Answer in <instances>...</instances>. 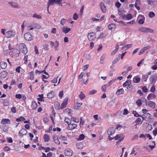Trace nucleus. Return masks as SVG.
<instances>
[{"mask_svg":"<svg viewBox=\"0 0 157 157\" xmlns=\"http://www.w3.org/2000/svg\"><path fill=\"white\" fill-rule=\"evenodd\" d=\"M136 104L138 106H141L142 105L141 101L140 99H138L136 102Z\"/></svg>","mask_w":157,"mask_h":157,"instance_id":"c03bdc74","label":"nucleus"},{"mask_svg":"<svg viewBox=\"0 0 157 157\" xmlns=\"http://www.w3.org/2000/svg\"><path fill=\"white\" fill-rule=\"evenodd\" d=\"M147 104L149 107L151 108H155V103L152 101H149L148 102Z\"/></svg>","mask_w":157,"mask_h":157,"instance_id":"2eb2a0df","label":"nucleus"},{"mask_svg":"<svg viewBox=\"0 0 157 157\" xmlns=\"http://www.w3.org/2000/svg\"><path fill=\"white\" fill-rule=\"evenodd\" d=\"M132 46V44H128L124 46L122 48L123 49H124L125 50H126L128 48H131Z\"/></svg>","mask_w":157,"mask_h":157,"instance_id":"473e14b6","label":"nucleus"},{"mask_svg":"<svg viewBox=\"0 0 157 157\" xmlns=\"http://www.w3.org/2000/svg\"><path fill=\"white\" fill-rule=\"evenodd\" d=\"M0 65L2 69H5L6 67L7 66V63L5 62H1L0 63Z\"/></svg>","mask_w":157,"mask_h":157,"instance_id":"b1692460","label":"nucleus"},{"mask_svg":"<svg viewBox=\"0 0 157 157\" xmlns=\"http://www.w3.org/2000/svg\"><path fill=\"white\" fill-rule=\"evenodd\" d=\"M95 34L94 33H91L88 34V38L90 41H92L95 38Z\"/></svg>","mask_w":157,"mask_h":157,"instance_id":"ddd939ff","label":"nucleus"},{"mask_svg":"<svg viewBox=\"0 0 157 157\" xmlns=\"http://www.w3.org/2000/svg\"><path fill=\"white\" fill-rule=\"evenodd\" d=\"M72 151L70 148H67L65 151L64 154L65 155L68 156H71L73 154Z\"/></svg>","mask_w":157,"mask_h":157,"instance_id":"20e7f679","label":"nucleus"},{"mask_svg":"<svg viewBox=\"0 0 157 157\" xmlns=\"http://www.w3.org/2000/svg\"><path fill=\"white\" fill-rule=\"evenodd\" d=\"M152 142L154 144V145L151 146L149 145L148 147L150 148L151 150H152L155 147V142L154 141H153Z\"/></svg>","mask_w":157,"mask_h":157,"instance_id":"4d7b16f0","label":"nucleus"},{"mask_svg":"<svg viewBox=\"0 0 157 157\" xmlns=\"http://www.w3.org/2000/svg\"><path fill=\"white\" fill-rule=\"evenodd\" d=\"M43 138L44 139V141L45 142H47L50 139L49 136L47 134L44 135Z\"/></svg>","mask_w":157,"mask_h":157,"instance_id":"c85d7f7f","label":"nucleus"},{"mask_svg":"<svg viewBox=\"0 0 157 157\" xmlns=\"http://www.w3.org/2000/svg\"><path fill=\"white\" fill-rule=\"evenodd\" d=\"M54 3H57L59 5L62 6V0H49L48 1V6H52Z\"/></svg>","mask_w":157,"mask_h":157,"instance_id":"f257e3e1","label":"nucleus"},{"mask_svg":"<svg viewBox=\"0 0 157 157\" xmlns=\"http://www.w3.org/2000/svg\"><path fill=\"white\" fill-rule=\"evenodd\" d=\"M77 124H75L70 123L68 125L67 129L68 130H72L75 128L77 127Z\"/></svg>","mask_w":157,"mask_h":157,"instance_id":"39448f33","label":"nucleus"},{"mask_svg":"<svg viewBox=\"0 0 157 157\" xmlns=\"http://www.w3.org/2000/svg\"><path fill=\"white\" fill-rule=\"evenodd\" d=\"M54 140L55 143L57 144H60V142L58 139V138L56 137H54L53 138Z\"/></svg>","mask_w":157,"mask_h":157,"instance_id":"a19ab883","label":"nucleus"},{"mask_svg":"<svg viewBox=\"0 0 157 157\" xmlns=\"http://www.w3.org/2000/svg\"><path fill=\"white\" fill-rule=\"evenodd\" d=\"M115 81V79H113L110 80L107 85H108V86H109L110 85L112 84Z\"/></svg>","mask_w":157,"mask_h":157,"instance_id":"0e129e2a","label":"nucleus"},{"mask_svg":"<svg viewBox=\"0 0 157 157\" xmlns=\"http://www.w3.org/2000/svg\"><path fill=\"white\" fill-rule=\"evenodd\" d=\"M25 44L23 43H20L19 45V48L21 51L25 47Z\"/></svg>","mask_w":157,"mask_h":157,"instance_id":"72a5a7b5","label":"nucleus"},{"mask_svg":"<svg viewBox=\"0 0 157 157\" xmlns=\"http://www.w3.org/2000/svg\"><path fill=\"white\" fill-rule=\"evenodd\" d=\"M115 140H117L119 139V141L121 142L124 139V137H121V135L117 134L114 137Z\"/></svg>","mask_w":157,"mask_h":157,"instance_id":"dca6fc26","label":"nucleus"},{"mask_svg":"<svg viewBox=\"0 0 157 157\" xmlns=\"http://www.w3.org/2000/svg\"><path fill=\"white\" fill-rule=\"evenodd\" d=\"M59 140L62 141H66L67 140V137L62 135L59 136Z\"/></svg>","mask_w":157,"mask_h":157,"instance_id":"f704fd0d","label":"nucleus"},{"mask_svg":"<svg viewBox=\"0 0 157 157\" xmlns=\"http://www.w3.org/2000/svg\"><path fill=\"white\" fill-rule=\"evenodd\" d=\"M133 114L134 115V116L135 117H136L140 116L136 111H134L133 112Z\"/></svg>","mask_w":157,"mask_h":157,"instance_id":"13d9d810","label":"nucleus"},{"mask_svg":"<svg viewBox=\"0 0 157 157\" xmlns=\"http://www.w3.org/2000/svg\"><path fill=\"white\" fill-rule=\"evenodd\" d=\"M10 120L8 119H3L2 120L1 123L3 125L6 124H9L10 123Z\"/></svg>","mask_w":157,"mask_h":157,"instance_id":"9b49d317","label":"nucleus"},{"mask_svg":"<svg viewBox=\"0 0 157 157\" xmlns=\"http://www.w3.org/2000/svg\"><path fill=\"white\" fill-rule=\"evenodd\" d=\"M78 17V16L76 13H75L74 14L73 18L74 20H77Z\"/></svg>","mask_w":157,"mask_h":157,"instance_id":"864d4df0","label":"nucleus"},{"mask_svg":"<svg viewBox=\"0 0 157 157\" xmlns=\"http://www.w3.org/2000/svg\"><path fill=\"white\" fill-rule=\"evenodd\" d=\"M27 133V131L25 129L22 128L20 131L19 135L20 138H22L24 135H26Z\"/></svg>","mask_w":157,"mask_h":157,"instance_id":"0eeeda50","label":"nucleus"},{"mask_svg":"<svg viewBox=\"0 0 157 157\" xmlns=\"http://www.w3.org/2000/svg\"><path fill=\"white\" fill-rule=\"evenodd\" d=\"M157 79V77L155 76H151L150 78L151 83L152 85H154L156 80Z\"/></svg>","mask_w":157,"mask_h":157,"instance_id":"f8f14e48","label":"nucleus"},{"mask_svg":"<svg viewBox=\"0 0 157 157\" xmlns=\"http://www.w3.org/2000/svg\"><path fill=\"white\" fill-rule=\"evenodd\" d=\"M82 105V103H78L77 102H76L75 103L74 106L75 108H79Z\"/></svg>","mask_w":157,"mask_h":157,"instance_id":"7c9ffc66","label":"nucleus"},{"mask_svg":"<svg viewBox=\"0 0 157 157\" xmlns=\"http://www.w3.org/2000/svg\"><path fill=\"white\" fill-rule=\"evenodd\" d=\"M156 95L154 94L151 93L149 94L147 97V99L148 100H150L155 98Z\"/></svg>","mask_w":157,"mask_h":157,"instance_id":"a211bd4d","label":"nucleus"},{"mask_svg":"<svg viewBox=\"0 0 157 157\" xmlns=\"http://www.w3.org/2000/svg\"><path fill=\"white\" fill-rule=\"evenodd\" d=\"M124 92V90L123 88L118 90L116 93V94L117 95L123 94Z\"/></svg>","mask_w":157,"mask_h":157,"instance_id":"f3484780","label":"nucleus"},{"mask_svg":"<svg viewBox=\"0 0 157 157\" xmlns=\"http://www.w3.org/2000/svg\"><path fill=\"white\" fill-rule=\"evenodd\" d=\"M155 16V13L152 11L150 12L148 14V16L149 17L151 18H153Z\"/></svg>","mask_w":157,"mask_h":157,"instance_id":"37998d69","label":"nucleus"},{"mask_svg":"<svg viewBox=\"0 0 157 157\" xmlns=\"http://www.w3.org/2000/svg\"><path fill=\"white\" fill-rule=\"evenodd\" d=\"M47 97L49 98H52L54 96V92L53 91L48 93L47 95Z\"/></svg>","mask_w":157,"mask_h":157,"instance_id":"5701e85b","label":"nucleus"},{"mask_svg":"<svg viewBox=\"0 0 157 157\" xmlns=\"http://www.w3.org/2000/svg\"><path fill=\"white\" fill-rule=\"evenodd\" d=\"M71 120H72L74 122L78 123L79 121V119H78L75 118L74 117H71Z\"/></svg>","mask_w":157,"mask_h":157,"instance_id":"6e6d98bb","label":"nucleus"},{"mask_svg":"<svg viewBox=\"0 0 157 157\" xmlns=\"http://www.w3.org/2000/svg\"><path fill=\"white\" fill-rule=\"evenodd\" d=\"M147 4L150 5L151 6H152L153 5V3L154 2V0H147Z\"/></svg>","mask_w":157,"mask_h":157,"instance_id":"a18cd8bd","label":"nucleus"},{"mask_svg":"<svg viewBox=\"0 0 157 157\" xmlns=\"http://www.w3.org/2000/svg\"><path fill=\"white\" fill-rule=\"evenodd\" d=\"M12 7L15 8H18L20 7V6L18 4V3L13 2H8Z\"/></svg>","mask_w":157,"mask_h":157,"instance_id":"1a4fd4ad","label":"nucleus"},{"mask_svg":"<svg viewBox=\"0 0 157 157\" xmlns=\"http://www.w3.org/2000/svg\"><path fill=\"white\" fill-rule=\"evenodd\" d=\"M147 28L145 27H141L139 28V30L141 32L145 33L146 32Z\"/></svg>","mask_w":157,"mask_h":157,"instance_id":"c756f323","label":"nucleus"},{"mask_svg":"<svg viewBox=\"0 0 157 157\" xmlns=\"http://www.w3.org/2000/svg\"><path fill=\"white\" fill-rule=\"evenodd\" d=\"M116 27V25L113 24H109L108 26V29L109 30H112Z\"/></svg>","mask_w":157,"mask_h":157,"instance_id":"a878e982","label":"nucleus"},{"mask_svg":"<svg viewBox=\"0 0 157 157\" xmlns=\"http://www.w3.org/2000/svg\"><path fill=\"white\" fill-rule=\"evenodd\" d=\"M115 130H116L115 128L113 127H110L107 130V134L109 135H112L115 133Z\"/></svg>","mask_w":157,"mask_h":157,"instance_id":"423d86ee","label":"nucleus"},{"mask_svg":"<svg viewBox=\"0 0 157 157\" xmlns=\"http://www.w3.org/2000/svg\"><path fill=\"white\" fill-rule=\"evenodd\" d=\"M29 79L32 80L33 79L34 77L33 75V71H31L30 73Z\"/></svg>","mask_w":157,"mask_h":157,"instance_id":"de8ad7c7","label":"nucleus"},{"mask_svg":"<svg viewBox=\"0 0 157 157\" xmlns=\"http://www.w3.org/2000/svg\"><path fill=\"white\" fill-rule=\"evenodd\" d=\"M32 27H34L35 29H39L40 28V26L38 24L35 23L32 25Z\"/></svg>","mask_w":157,"mask_h":157,"instance_id":"393cba45","label":"nucleus"},{"mask_svg":"<svg viewBox=\"0 0 157 157\" xmlns=\"http://www.w3.org/2000/svg\"><path fill=\"white\" fill-rule=\"evenodd\" d=\"M43 47H44V49L46 50H48V47H49V46L48 45L46 44H45L44 45H43Z\"/></svg>","mask_w":157,"mask_h":157,"instance_id":"bf43d9fd","label":"nucleus"},{"mask_svg":"<svg viewBox=\"0 0 157 157\" xmlns=\"http://www.w3.org/2000/svg\"><path fill=\"white\" fill-rule=\"evenodd\" d=\"M144 19L145 18H144V19H140L138 21V23L140 24H143L144 23Z\"/></svg>","mask_w":157,"mask_h":157,"instance_id":"603ef678","label":"nucleus"},{"mask_svg":"<svg viewBox=\"0 0 157 157\" xmlns=\"http://www.w3.org/2000/svg\"><path fill=\"white\" fill-rule=\"evenodd\" d=\"M7 139L8 143H11L13 142L12 138L11 137L7 138Z\"/></svg>","mask_w":157,"mask_h":157,"instance_id":"680f3d73","label":"nucleus"},{"mask_svg":"<svg viewBox=\"0 0 157 157\" xmlns=\"http://www.w3.org/2000/svg\"><path fill=\"white\" fill-rule=\"evenodd\" d=\"M107 86L108 85L107 84L103 85L101 88V89L102 91L104 92H105L106 91V88Z\"/></svg>","mask_w":157,"mask_h":157,"instance_id":"4c0bfd02","label":"nucleus"},{"mask_svg":"<svg viewBox=\"0 0 157 157\" xmlns=\"http://www.w3.org/2000/svg\"><path fill=\"white\" fill-rule=\"evenodd\" d=\"M142 90L144 93H146L148 91V89L145 86H143L142 88Z\"/></svg>","mask_w":157,"mask_h":157,"instance_id":"69168bd1","label":"nucleus"},{"mask_svg":"<svg viewBox=\"0 0 157 157\" xmlns=\"http://www.w3.org/2000/svg\"><path fill=\"white\" fill-rule=\"evenodd\" d=\"M83 147V144L81 142L77 143L76 144V147L78 149H82Z\"/></svg>","mask_w":157,"mask_h":157,"instance_id":"412c9836","label":"nucleus"},{"mask_svg":"<svg viewBox=\"0 0 157 157\" xmlns=\"http://www.w3.org/2000/svg\"><path fill=\"white\" fill-rule=\"evenodd\" d=\"M56 46L55 47V48L56 50H58V49L57 48L59 46V42L57 41L55 42Z\"/></svg>","mask_w":157,"mask_h":157,"instance_id":"e2e57ef3","label":"nucleus"},{"mask_svg":"<svg viewBox=\"0 0 157 157\" xmlns=\"http://www.w3.org/2000/svg\"><path fill=\"white\" fill-rule=\"evenodd\" d=\"M85 137V136L83 134H81L80 135L79 138V140H83Z\"/></svg>","mask_w":157,"mask_h":157,"instance_id":"052dcab7","label":"nucleus"},{"mask_svg":"<svg viewBox=\"0 0 157 157\" xmlns=\"http://www.w3.org/2000/svg\"><path fill=\"white\" fill-rule=\"evenodd\" d=\"M33 17H36L38 19H41L42 17L39 14H34L33 15Z\"/></svg>","mask_w":157,"mask_h":157,"instance_id":"49530a36","label":"nucleus"},{"mask_svg":"<svg viewBox=\"0 0 157 157\" xmlns=\"http://www.w3.org/2000/svg\"><path fill=\"white\" fill-rule=\"evenodd\" d=\"M126 18L127 20H130L132 18V16L131 14H128L126 16Z\"/></svg>","mask_w":157,"mask_h":157,"instance_id":"09e8293b","label":"nucleus"},{"mask_svg":"<svg viewBox=\"0 0 157 157\" xmlns=\"http://www.w3.org/2000/svg\"><path fill=\"white\" fill-rule=\"evenodd\" d=\"M120 54H119L118 55V56L116 58V59L113 61L112 64H115L120 59Z\"/></svg>","mask_w":157,"mask_h":157,"instance_id":"bb28decb","label":"nucleus"},{"mask_svg":"<svg viewBox=\"0 0 157 157\" xmlns=\"http://www.w3.org/2000/svg\"><path fill=\"white\" fill-rule=\"evenodd\" d=\"M31 107L32 108H36L37 105L35 101H33L32 102Z\"/></svg>","mask_w":157,"mask_h":157,"instance_id":"8fccbe9b","label":"nucleus"},{"mask_svg":"<svg viewBox=\"0 0 157 157\" xmlns=\"http://www.w3.org/2000/svg\"><path fill=\"white\" fill-rule=\"evenodd\" d=\"M66 20L64 18H63L62 19L60 23L62 25H63L66 21Z\"/></svg>","mask_w":157,"mask_h":157,"instance_id":"338daca9","label":"nucleus"},{"mask_svg":"<svg viewBox=\"0 0 157 157\" xmlns=\"http://www.w3.org/2000/svg\"><path fill=\"white\" fill-rule=\"evenodd\" d=\"M21 51H22V52L25 54V55H26L27 53L28 52V49L26 48V46L25 45V47H24V48H23Z\"/></svg>","mask_w":157,"mask_h":157,"instance_id":"e433bc0d","label":"nucleus"},{"mask_svg":"<svg viewBox=\"0 0 157 157\" xmlns=\"http://www.w3.org/2000/svg\"><path fill=\"white\" fill-rule=\"evenodd\" d=\"M3 150L6 151H9L10 150V148L8 146H6L3 148Z\"/></svg>","mask_w":157,"mask_h":157,"instance_id":"5fc2aeb1","label":"nucleus"},{"mask_svg":"<svg viewBox=\"0 0 157 157\" xmlns=\"http://www.w3.org/2000/svg\"><path fill=\"white\" fill-rule=\"evenodd\" d=\"M97 92V91L96 90H94L90 91L89 93V95H92L93 94H95Z\"/></svg>","mask_w":157,"mask_h":157,"instance_id":"3c124183","label":"nucleus"},{"mask_svg":"<svg viewBox=\"0 0 157 157\" xmlns=\"http://www.w3.org/2000/svg\"><path fill=\"white\" fill-rule=\"evenodd\" d=\"M148 76L147 75H143L142 78V81H143L146 82L148 78Z\"/></svg>","mask_w":157,"mask_h":157,"instance_id":"58836bf2","label":"nucleus"},{"mask_svg":"<svg viewBox=\"0 0 157 157\" xmlns=\"http://www.w3.org/2000/svg\"><path fill=\"white\" fill-rule=\"evenodd\" d=\"M153 134L154 136H156L157 134V128L155 129L153 131Z\"/></svg>","mask_w":157,"mask_h":157,"instance_id":"774afa93","label":"nucleus"},{"mask_svg":"<svg viewBox=\"0 0 157 157\" xmlns=\"http://www.w3.org/2000/svg\"><path fill=\"white\" fill-rule=\"evenodd\" d=\"M143 121L142 120L141 118L140 117H138L136 119L135 121V122L136 123V125H138L142 123Z\"/></svg>","mask_w":157,"mask_h":157,"instance_id":"aec40b11","label":"nucleus"},{"mask_svg":"<svg viewBox=\"0 0 157 157\" xmlns=\"http://www.w3.org/2000/svg\"><path fill=\"white\" fill-rule=\"evenodd\" d=\"M99 5L102 12L105 13L106 12V8L103 3L101 2H100Z\"/></svg>","mask_w":157,"mask_h":157,"instance_id":"6e6552de","label":"nucleus"},{"mask_svg":"<svg viewBox=\"0 0 157 157\" xmlns=\"http://www.w3.org/2000/svg\"><path fill=\"white\" fill-rule=\"evenodd\" d=\"M140 80V78L137 76L133 78V82L134 83L139 82Z\"/></svg>","mask_w":157,"mask_h":157,"instance_id":"6ab92c4d","label":"nucleus"},{"mask_svg":"<svg viewBox=\"0 0 157 157\" xmlns=\"http://www.w3.org/2000/svg\"><path fill=\"white\" fill-rule=\"evenodd\" d=\"M85 96L84 94L82 92H81L80 93V94L79 95V98L81 99L82 100L85 98Z\"/></svg>","mask_w":157,"mask_h":157,"instance_id":"ea45409f","label":"nucleus"},{"mask_svg":"<svg viewBox=\"0 0 157 157\" xmlns=\"http://www.w3.org/2000/svg\"><path fill=\"white\" fill-rule=\"evenodd\" d=\"M62 32L65 34L67 33L71 30V29L68 28L67 27H63L62 28Z\"/></svg>","mask_w":157,"mask_h":157,"instance_id":"4468645a","label":"nucleus"},{"mask_svg":"<svg viewBox=\"0 0 157 157\" xmlns=\"http://www.w3.org/2000/svg\"><path fill=\"white\" fill-rule=\"evenodd\" d=\"M131 84V82L130 80H127L123 84V86L124 87H126V86H129Z\"/></svg>","mask_w":157,"mask_h":157,"instance_id":"4be33fe9","label":"nucleus"},{"mask_svg":"<svg viewBox=\"0 0 157 157\" xmlns=\"http://www.w3.org/2000/svg\"><path fill=\"white\" fill-rule=\"evenodd\" d=\"M15 35V32L11 31H8L5 33V36L7 38L13 37Z\"/></svg>","mask_w":157,"mask_h":157,"instance_id":"f03ea898","label":"nucleus"},{"mask_svg":"<svg viewBox=\"0 0 157 157\" xmlns=\"http://www.w3.org/2000/svg\"><path fill=\"white\" fill-rule=\"evenodd\" d=\"M71 120L66 117L65 118L64 121L65 122L67 123L68 124H68H70L71 123Z\"/></svg>","mask_w":157,"mask_h":157,"instance_id":"79ce46f5","label":"nucleus"},{"mask_svg":"<svg viewBox=\"0 0 157 157\" xmlns=\"http://www.w3.org/2000/svg\"><path fill=\"white\" fill-rule=\"evenodd\" d=\"M24 37L27 41H31L33 40V37L32 35L29 32L25 34Z\"/></svg>","mask_w":157,"mask_h":157,"instance_id":"7ed1b4c3","label":"nucleus"},{"mask_svg":"<svg viewBox=\"0 0 157 157\" xmlns=\"http://www.w3.org/2000/svg\"><path fill=\"white\" fill-rule=\"evenodd\" d=\"M7 72L6 71H4L1 73L0 75L3 78H5L7 76Z\"/></svg>","mask_w":157,"mask_h":157,"instance_id":"2f4dec72","label":"nucleus"},{"mask_svg":"<svg viewBox=\"0 0 157 157\" xmlns=\"http://www.w3.org/2000/svg\"><path fill=\"white\" fill-rule=\"evenodd\" d=\"M154 31L153 29H150L148 28H147V29H146V32L145 33H154Z\"/></svg>","mask_w":157,"mask_h":157,"instance_id":"c9c22d12","label":"nucleus"},{"mask_svg":"<svg viewBox=\"0 0 157 157\" xmlns=\"http://www.w3.org/2000/svg\"><path fill=\"white\" fill-rule=\"evenodd\" d=\"M68 101V98L66 97L64 99L61 105V108H64L66 107Z\"/></svg>","mask_w":157,"mask_h":157,"instance_id":"9d476101","label":"nucleus"},{"mask_svg":"<svg viewBox=\"0 0 157 157\" xmlns=\"http://www.w3.org/2000/svg\"><path fill=\"white\" fill-rule=\"evenodd\" d=\"M151 48L150 46H148L146 47H144L142 49H141L140 51L142 52L143 53L147 50L150 48Z\"/></svg>","mask_w":157,"mask_h":157,"instance_id":"cd10ccee","label":"nucleus"}]
</instances>
